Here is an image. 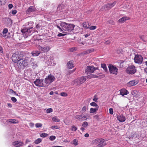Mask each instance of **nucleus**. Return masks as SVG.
I'll use <instances>...</instances> for the list:
<instances>
[{
	"mask_svg": "<svg viewBox=\"0 0 147 147\" xmlns=\"http://www.w3.org/2000/svg\"><path fill=\"white\" fill-rule=\"evenodd\" d=\"M34 84L37 86L39 87L44 86L43 84V80L37 79L34 82Z\"/></svg>",
	"mask_w": 147,
	"mask_h": 147,
	"instance_id": "9d476101",
	"label": "nucleus"
},
{
	"mask_svg": "<svg viewBox=\"0 0 147 147\" xmlns=\"http://www.w3.org/2000/svg\"><path fill=\"white\" fill-rule=\"evenodd\" d=\"M57 27L59 30H60V31H63V29H62V28H61L58 25H57Z\"/></svg>",
	"mask_w": 147,
	"mask_h": 147,
	"instance_id": "69168bd1",
	"label": "nucleus"
},
{
	"mask_svg": "<svg viewBox=\"0 0 147 147\" xmlns=\"http://www.w3.org/2000/svg\"><path fill=\"white\" fill-rule=\"evenodd\" d=\"M76 50V48H74V47L72 48H70L69 49V51L71 52H73L74 50Z\"/></svg>",
	"mask_w": 147,
	"mask_h": 147,
	"instance_id": "4d7b16f0",
	"label": "nucleus"
},
{
	"mask_svg": "<svg viewBox=\"0 0 147 147\" xmlns=\"http://www.w3.org/2000/svg\"><path fill=\"white\" fill-rule=\"evenodd\" d=\"M7 21L9 22V24H10L11 25L12 24V20L11 19L8 18L7 19Z\"/></svg>",
	"mask_w": 147,
	"mask_h": 147,
	"instance_id": "13d9d810",
	"label": "nucleus"
},
{
	"mask_svg": "<svg viewBox=\"0 0 147 147\" xmlns=\"http://www.w3.org/2000/svg\"><path fill=\"white\" fill-rule=\"evenodd\" d=\"M128 19V18L126 17H123L121 19H119V22L122 23L124 22L125 21Z\"/></svg>",
	"mask_w": 147,
	"mask_h": 147,
	"instance_id": "393cba45",
	"label": "nucleus"
},
{
	"mask_svg": "<svg viewBox=\"0 0 147 147\" xmlns=\"http://www.w3.org/2000/svg\"><path fill=\"white\" fill-rule=\"evenodd\" d=\"M109 111L110 114L111 115H113V109L112 108L109 109Z\"/></svg>",
	"mask_w": 147,
	"mask_h": 147,
	"instance_id": "864d4df0",
	"label": "nucleus"
},
{
	"mask_svg": "<svg viewBox=\"0 0 147 147\" xmlns=\"http://www.w3.org/2000/svg\"><path fill=\"white\" fill-rule=\"evenodd\" d=\"M98 98L97 97V96L96 95H94V98L93 99V100L95 102H98Z\"/></svg>",
	"mask_w": 147,
	"mask_h": 147,
	"instance_id": "e433bc0d",
	"label": "nucleus"
},
{
	"mask_svg": "<svg viewBox=\"0 0 147 147\" xmlns=\"http://www.w3.org/2000/svg\"><path fill=\"white\" fill-rule=\"evenodd\" d=\"M141 39L144 42L147 43V37H141Z\"/></svg>",
	"mask_w": 147,
	"mask_h": 147,
	"instance_id": "79ce46f5",
	"label": "nucleus"
},
{
	"mask_svg": "<svg viewBox=\"0 0 147 147\" xmlns=\"http://www.w3.org/2000/svg\"><path fill=\"white\" fill-rule=\"evenodd\" d=\"M78 41L79 43L82 44V45H84L85 42V41L83 39V38L81 37H78Z\"/></svg>",
	"mask_w": 147,
	"mask_h": 147,
	"instance_id": "5701e85b",
	"label": "nucleus"
},
{
	"mask_svg": "<svg viewBox=\"0 0 147 147\" xmlns=\"http://www.w3.org/2000/svg\"><path fill=\"white\" fill-rule=\"evenodd\" d=\"M24 143L21 141H16L12 143V144L16 147H19L23 145Z\"/></svg>",
	"mask_w": 147,
	"mask_h": 147,
	"instance_id": "9b49d317",
	"label": "nucleus"
},
{
	"mask_svg": "<svg viewBox=\"0 0 147 147\" xmlns=\"http://www.w3.org/2000/svg\"><path fill=\"white\" fill-rule=\"evenodd\" d=\"M17 11L16 9L13 10L12 11V13L13 15H15L17 13Z\"/></svg>",
	"mask_w": 147,
	"mask_h": 147,
	"instance_id": "052dcab7",
	"label": "nucleus"
},
{
	"mask_svg": "<svg viewBox=\"0 0 147 147\" xmlns=\"http://www.w3.org/2000/svg\"><path fill=\"white\" fill-rule=\"evenodd\" d=\"M138 83V81L135 80H133L129 81L127 85L129 86H131L136 85Z\"/></svg>",
	"mask_w": 147,
	"mask_h": 147,
	"instance_id": "ddd939ff",
	"label": "nucleus"
},
{
	"mask_svg": "<svg viewBox=\"0 0 147 147\" xmlns=\"http://www.w3.org/2000/svg\"><path fill=\"white\" fill-rule=\"evenodd\" d=\"M88 76L87 77L82 76L79 79V82L80 84H81L84 82L86 80L88 79Z\"/></svg>",
	"mask_w": 147,
	"mask_h": 147,
	"instance_id": "6ab92c4d",
	"label": "nucleus"
},
{
	"mask_svg": "<svg viewBox=\"0 0 147 147\" xmlns=\"http://www.w3.org/2000/svg\"><path fill=\"white\" fill-rule=\"evenodd\" d=\"M58 126L57 125L54 126L53 125L51 127V129H59V128L58 127Z\"/></svg>",
	"mask_w": 147,
	"mask_h": 147,
	"instance_id": "49530a36",
	"label": "nucleus"
},
{
	"mask_svg": "<svg viewBox=\"0 0 147 147\" xmlns=\"http://www.w3.org/2000/svg\"><path fill=\"white\" fill-rule=\"evenodd\" d=\"M139 92L136 90H134L131 92L132 94L134 96H138Z\"/></svg>",
	"mask_w": 147,
	"mask_h": 147,
	"instance_id": "cd10ccee",
	"label": "nucleus"
},
{
	"mask_svg": "<svg viewBox=\"0 0 147 147\" xmlns=\"http://www.w3.org/2000/svg\"><path fill=\"white\" fill-rule=\"evenodd\" d=\"M96 69V68L93 66H88L85 69L86 72L93 73L94 71Z\"/></svg>",
	"mask_w": 147,
	"mask_h": 147,
	"instance_id": "f8f14e48",
	"label": "nucleus"
},
{
	"mask_svg": "<svg viewBox=\"0 0 147 147\" xmlns=\"http://www.w3.org/2000/svg\"><path fill=\"white\" fill-rule=\"evenodd\" d=\"M84 27L86 29L88 28L90 26L89 23L88 22H84L82 24Z\"/></svg>",
	"mask_w": 147,
	"mask_h": 147,
	"instance_id": "c85d7f7f",
	"label": "nucleus"
},
{
	"mask_svg": "<svg viewBox=\"0 0 147 147\" xmlns=\"http://www.w3.org/2000/svg\"><path fill=\"white\" fill-rule=\"evenodd\" d=\"M110 42L111 41H110V40H108L105 42V44L106 45H109L110 44Z\"/></svg>",
	"mask_w": 147,
	"mask_h": 147,
	"instance_id": "680f3d73",
	"label": "nucleus"
},
{
	"mask_svg": "<svg viewBox=\"0 0 147 147\" xmlns=\"http://www.w3.org/2000/svg\"><path fill=\"white\" fill-rule=\"evenodd\" d=\"M120 94L123 96L124 95H127L129 94L128 91L125 89H122L120 90Z\"/></svg>",
	"mask_w": 147,
	"mask_h": 147,
	"instance_id": "f3484780",
	"label": "nucleus"
},
{
	"mask_svg": "<svg viewBox=\"0 0 147 147\" xmlns=\"http://www.w3.org/2000/svg\"><path fill=\"white\" fill-rule=\"evenodd\" d=\"M109 23L111 24H114V22L113 20H110L108 21Z\"/></svg>",
	"mask_w": 147,
	"mask_h": 147,
	"instance_id": "6e6d98bb",
	"label": "nucleus"
},
{
	"mask_svg": "<svg viewBox=\"0 0 147 147\" xmlns=\"http://www.w3.org/2000/svg\"><path fill=\"white\" fill-rule=\"evenodd\" d=\"M60 25L62 29L66 31V34H72L71 31L74 29L75 25L73 24L67 23L65 22H62L60 24Z\"/></svg>",
	"mask_w": 147,
	"mask_h": 147,
	"instance_id": "f257e3e1",
	"label": "nucleus"
},
{
	"mask_svg": "<svg viewBox=\"0 0 147 147\" xmlns=\"http://www.w3.org/2000/svg\"><path fill=\"white\" fill-rule=\"evenodd\" d=\"M52 120L53 121L55 122H59L60 121V119L57 116L53 117L52 118Z\"/></svg>",
	"mask_w": 147,
	"mask_h": 147,
	"instance_id": "c756f323",
	"label": "nucleus"
},
{
	"mask_svg": "<svg viewBox=\"0 0 147 147\" xmlns=\"http://www.w3.org/2000/svg\"><path fill=\"white\" fill-rule=\"evenodd\" d=\"M66 35H67V34L60 33L58 34L57 36H63Z\"/></svg>",
	"mask_w": 147,
	"mask_h": 147,
	"instance_id": "5fc2aeb1",
	"label": "nucleus"
},
{
	"mask_svg": "<svg viewBox=\"0 0 147 147\" xmlns=\"http://www.w3.org/2000/svg\"><path fill=\"white\" fill-rule=\"evenodd\" d=\"M99 108L95 107L94 108H91L90 109V113H92L96 112L97 111Z\"/></svg>",
	"mask_w": 147,
	"mask_h": 147,
	"instance_id": "a878e982",
	"label": "nucleus"
},
{
	"mask_svg": "<svg viewBox=\"0 0 147 147\" xmlns=\"http://www.w3.org/2000/svg\"><path fill=\"white\" fill-rule=\"evenodd\" d=\"M96 26H89L88 28H89L90 30H94L96 29Z\"/></svg>",
	"mask_w": 147,
	"mask_h": 147,
	"instance_id": "37998d69",
	"label": "nucleus"
},
{
	"mask_svg": "<svg viewBox=\"0 0 147 147\" xmlns=\"http://www.w3.org/2000/svg\"><path fill=\"white\" fill-rule=\"evenodd\" d=\"M87 107L86 106H84L82 109V111L83 112H85L86 110Z\"/></svg>",
	"mask_w": 147,
	"mask_h": 147,
	"instance_id": "de8ad7c7",
	"label": "nucleus"
},
{
	"mask_svg": "<svg viewBox=\"0 0 147 147\" xmlns=\"http://www.w3.org/2000/svg\"><path fill=\"white\" fill-rule=\"evenodd\" d=\"M90 105L92 106L95 107H98V108L99 107V106L97 105V104L94 102H93L90 103Z\"/></svg>",
	"mask_w": 147,
	"mask_h": 147,
	"instance_id": "7c9ffc66",
	"label": "nucleus"
},
{
	"mask_svg": "<svg viewBox=\"0 0 147 147\" xmlns=\"http://www.w3.org/2000/svg\"><path fill=\"white\" fill-rule=\"evenodd\" d=\"M42 124L40 123H38L35 124V126L36 128L41 127H42Z\"/></svg>",
	"mask_w": 147,
	"mask_h": 147,
	"instance_id": "58836bf2",
	"label": "nucleus"
},
{
	"mask_svg": "<svg viewBox=\"0 0 147 147\" xmlns=\"http://www.w3.org/2000/svg\"><path fill=\"white\" fill-rule=\"evenodd\" d=\"M144 71L145 73L147 75V68L146 67L144 69Z\"/></svg>",
	"mask_w": 147,
	"mask_h": 147,
	"instance_id": "774afa93",
	"label": "nucleus"
},
{
	"mask_svg": "<svg viewBox=\"0 0 147 147\" xmlns=\"http://www.w3.org/2000/svg\"><path fill=\"white\" fill-rule=\"evenodd\" d=\"M52 109L51 108H49L47 109L46 112L47 113H48L52 112Z\"/></svg>",
	"mask_w": 147,
	"mask_h": 147,
	"instance_id": "09e8293b",
	"label": "nucleus"
},
{
	"mask_svg": "<svg viewBox=\"0 0 147 147\" xmlns=\"http://www.w3.org/2000/svg\"><path fill=\"white\" fill-rule=\"evenodd\" d=\"M110 74L117 75L118 73V69L117 67L112 64L108 66Z\"/></svg>",
	"mask_w": 147,
	"mask_h": 147,
	"instance_id": "0eeeda50",
	"label": "nucleus"
},
{
	"mask_svg": "<svg viewBox=\"0 0 147 147\" xmlns=\"http://www.w3.org/2000/svg\"><path fill=\"white\" fill-rule=\"evenodd\" d=\"M117 119L120 122H123L125 121V118L124 116L122 115L117 116Z\"/></svg>",
	"mask_w": 147,
	"mask_h": 147,
	"instance_id": "dca6fc26",
	"label": "nucleus"
},
{
	"mask_svg": "<svg viewBox=\"0 0 147 147\" xmlns=\"http://www.w3.org/2000/svg\"><path fill=\"white\" fill-rule=\"evenodd\" d=\"M105 140L104 139H102V138H97L95 139L93 141V142L94 144L96 145L98 143L100 142L103 143L104 142Z\"/></svg>",
	"mask_w": 147,
	"mask_h": 147,
	"instance_id": "4468645a",
	"label": "nucleus"
},
{
	"mask_svg": "<svg viewBox=\"0 0 147 147\" xmlns=\"http://www.w3.org/2000/svg\"><path fill=\"white\" fill-rule=\"evenodd\" d=\"M0 53H3V49L2 47L0 46Z\"/></svg>",
	"mask_w": 147,
	"mask_h": 147,
	"instance_id": "e2e57ef3",
	"label": "nucleus"
},
{
	"mask_svg": "<svg viewBox=\"0 0 147 147\" xmlns=\"http://www.w3.org/2000/svg\"><path fill=\"white\" fill-rule=\"evenodd\" d=\"M134 60L135 63L140 65L142 63L143 58L141 55L137 54L135 55Z\"/></svg>",
	"mask_w": 147,
	"mask_h": 147,
	"instance_id": "423d86ee",
	"label": "nucleus"
},
{
	"mask_svg": "<svg viewBox=\"0 0 147 147\" xmlns=\"http://www.w3.org/2000/svg\"><path fill=\"white\" fill-rule=\"evenodd\" d=\"M116 1H114L112 3H110L105 5L104 7L106 8L107 10H109L113 7L116 4Z\"/></svg>",
	"mask_w": 147,
	"mask_h": 147,
	"instance_id": "1a4fd4ad",
	"label": "nucleus"
},
{
	"mask_svg": "<svg viewBox=\"0 0 147 147\" xmlns=\"http://www.w3.org/2000/svg\"><path fill=\"white\" fill-rule=\"evenodd\" d=\"M94 51V49H90L88 50H87L86 51L82 53V54L85 55L86 54H89Z\"/></svg>",
	"mask_w": 147,
	"mask_h": 147,
	"instance_id": "b1692460",
	"label": "nucleus"
},
{
	"mask_svg": "<svg viewBox=\"0 0 147 147\" xmlns=\"http://www.w3.org/2000/svg\"><path fill=\"white\" fill-rule=\"evenodd\" d=\"M86 114V115L84 114H81L80 115H77L75 116V118L77 120V121H82L86 120L88 119Z\"/></svg>",
	"mask_w": 147,
	"mask_h": 147,
	"instance_id": "6e6552de",
	"label": "nucleus"
},
{
	"mask_svg": "<svg viewBox=\"0 0 147 147\" xmlns=\"http://www.w3.org/2000/svg\"><path fill=\"white\" fill-rule=\"evenodd\" d=\"M28 65V61L27 58H24L22 57L18 63V67L20 68H24Z\"/></svg>",
	"mask_w": 147,
	"mask_h": 147,
	"instance_id": "f03ea898",
	"label": "nucleus"
},
{
	"mask_svg": "<svg viewBox=\"0 0 147 147\" xmlns=\"http://www.w3.org/2000/svg\"><path fill=\"white\" fill-rule=\"evenodd\" d=\"M73 144L75 145L76 146L78 144V140L77 139H74L73 140Z\"/></svg>",
	"mask_w": 147,
	"mask_h": 147,
	"instance_id": "ea45409f",
	"label": "nucleus"
},
{
	"mask_svg": "<svg viewBox=\"0 0 147 147\" xmlns=\"http://www.w3.org/2000/svg\"><path fill=\"white\" fill-rule=\"evenodd\" d=\"M60 95L63 96H67V94L65 92H62L61 93Z\"/></svg>",
	"mask_w": 147,
	"mask_h": 147,
	"instance_id": "a18cd8bd",
	"label": "nucleus"
},
{
	"mask_svg": "<svg viewBox=\"0 0 147 147\" xmlns=\"http://www.w3.org/2000/svg\"><path fill=\"white\" fill-rule=\"evenodd\" d=\"M101 67L102 68H103L104 70L105 71H107V67H106V64H101Z\"/></svg>",
	"mask_w": 147,
	"mask_h": 147,
	"instance_id": "473e14b6",
	"label": "nucleus"
},
{
	"mask_svg": "<svg viewBox=\"0 0 147 147\" xmlns=\"http://www.w3.org/2000/svg\"><path fill=\"white\" fill-rule=\"evenodd\" d=\"M67 66L68 68L69 69H72L74 67L72 62L71 61H70L68 62L67 63Z\"/></svg>",
	"mask_w": 147,
	"mask_h": 147,
	"instance_id": "412c9836",
	"label": "nucleus"
},
{
	"mask_svg": "<svg viewBox=\"0 0 147 147\" xmlns=\"http://www.w3.org/2000/svg\"><path fill=\"white\" fill-rule=\"evenodd\" d=\"M71 130L73 131H76L77 129V128L75 125H73L71 127Z\"/></svg>",
	"mask_w": 147,
	"mask_h": 147,
	"instance_id": "a19ab883",
	"label": "nucleus"
},
{
	"mask_svg": "<svg viewBox=\"0 0 147 147\" xmlns=\"http://www.w3.org/2000/svg\"><path fill=\"white\" fill-rule=\"evenodd\" d=\"M56 137L54 136H51L50 137L49 139L51 141H53L55 139Z\"/></svg>",
	"mask_w": 147,
	"mask_h": 147,
	"instance_id": "c03bdc74",
	"label": "nucleus"
},
{
	"mask_svg": "<svg viewBox=\"0 0 147 147\" xmlns=\"http://www.w3.org/2000/svg\"><path fill=\"white\" fill-rule=\"evenodd\" d=\"M94 118L97 120H98L99 119V116L98 115H96L94 116Z\"/></svg>",
	"mask_w": 147,
	"mask_h": 147,
	"instance_id": "bf43d9fd",
	"label": "nucleus"
},
{
	"mask_svg": "<svg viewBox=\"0 0 147 147\" xmlns=\"http://www.w3.org/2000/svg\"><path fill=\"white\" fill-rule=\"evenodd\" d=\"M42 141V139L41 138H38L34 141V143L35 144H37L40 143Z\"/></svg>",
	"mask_w": 147,
	"mask_h": 147,
	"instance_id": "2f4dec72",
	"label": "nucleus"
},
{
	"mask_svg": "<svg viewBox=\"0 0 147 147\" xmlns=\"http://www.w3.org/2000/svg\"><path fill=\"white\" fill-rule=\"evenodd\" d=\"M24 54L21 52L15 53H14L12 55V60L13 62L18 63V61L22 58V57H24Z\"/></svg>",
	"mask_w": 147,
	"mask_h": 147,
	"instance_id": "7ed1b4c3",
	"label": "nucleus"
},
{
	"mask_svg": "<svg viewBox=\"0 0 147 147\" xmlns=\"http://www.w3.org/2000/svg\"><path fill=\"white\" fill-rule=\"evenodd\" d=\"M35 8L34 7L32 6H30L26 10V12L27 14H29L31 12L35 11Z\"/></svg>",
	"mask_w": 147,
	"mask_h": 147,
	"instance_id": "a211bd4d",
	"label": "nucleus"
},
{
	"mask_svg": "<svg viewBox=\"0 0 147 147\" xmlns=\"http://www.w3.org/2000/svg\"><path fill=\"white\" fill-rule=\"evenodd\" d=\"M33 28L32 27H30L27 28H24L21 30V32L22 33H25L26 32H28L30 33L31 31L30 29Z\"/></svg>",
	"mask_w": 147,
	"mask_h": 147,
	"instance_id": "aec40b11",
	"label": "nucleus"
},
{
	"mask_svg": "<svg viewBox=\"0 0 147 147\" xmlns=\"http://www.w3.org/2000/svg\"><path fill=\"white\" fill-rule=\"evenodd\" d=\"M7 122H8L9 123H16L18 122V121H16L15 119H11L7 120Z\"/></svg>",
	"mask_w": 147,
	"mask_h": 147,
	"instance_id": "4be33fe9",
	"label": "nucleus"
},
{
	"mask_svg": "<svg viewBox=\"0 0 147 147\" xmlns=\"http://www.w3.org/2000/svg\"><path fill=\"white\" fill-rule=\"evenodd\" d=\"M55 78L54 76L51 74H50L45 79V82L47 85H49L51 83L54 81Z\"/></svg>",
	"mask_w": 147,
	"mask_h": 147,
	"instance_id": "39448f33",
	"label": "nucleus"
},
{
	"mask_svg": "<svg viewBox=\"0 0 147 147\" xmlns=\"http://www.w3.org/2000/svg\"><path fill=\"white\" fill-rule=\"evenodd\" d=\"M8 32V29L7 28H4L3 31V34H5Z\"/></svg>",
	"mask_w": 147,
	"mask_h": 147,
	"instance_id": "3c124183",
	"label": "nucleus"
},
{
	"mask_svg": "<svg viewBox=\"0 0 147 147\" xmlns=\"http://www.w3.org/2000/svg\"><path fill=\"white\" fill-rule=\"evenodd\" d=\"M40 53V52L38 51H34L32 52V55L34 56H38Z\"/></svg>",
	"mask_w": 147,
	"mask_h": 147,
	"instance_id": "bb28decb",
	"label": "nucleus"
},
{
	"mask_svg": "<svg viewBox=\"0 0 147 147\" xmlns=\"http://www.w3.org/2000/svg\"><path fill=\"white\" fill-rule=\"evenodd\" d=\"M98 77L96 75H94L93 74H91V75L88 76V78H97Z\"/></svg>",
	"mask_w": 147,
	"mask_h": 147,
	"instance_id": "72a5a7b5",
	"label": "nucleus"
},
{
	"mask_svg": "<svg viewBox=\"0 0 147 147\" xmlns=\"http://www.w3.org/2000/svg\"><path fill=\"white\" fill-rule=\"evenodd\" d=\"M103 146V144H100L97 146V147H102Z\"/></svg>",
	"mask_w": 147,
	"mask_h": 147,
	"instance_id": "338daca9",
	"label": "nucleus"
},
{
	"mask_svg": "<svg viewBox=\"0 0 147 147\" xmlns=\"http://www.w3.org/2000/svg\"><path fill=\"white\" fill-rule=\"evenodd\" d=\"M13 7V5L11 4H9L8 5V7L9 9L12 8Z\"/></svg>",
	"mask_w": 147,
	"mask_h": 147,
	"instance_id": "0e129e2a",
	"label": "nucleus"
},
{
	"mask_svg": "<svg viewBox=\"0 0 147 147\" xmlns=\"http://www.w3.org/2000/svg\"><path fill=\"white\" fill-rule=\"evenodd\" d=\"M35 42H36V43H38V44L42 42V41L41 39H38L35 40Z\"/></svg>",
	"mask_w": 147,
	"mask_h": 147,
	"instance_id": "603ef678",
	"label": "nucleus"
},
{
	"mask_svg": "<svg viewBox=\"0 0 147 147\" xmlns=\"http://www.w3.org/2000/svg\"><path fill=\"white\" fill-rule=\"evenodd\" d=\"M6 3V0H0V5H4Z\"/></svg>",
	"mask_w": 147,
	"mask_h": 147,
	"instance_id": "4c0bfd02",
	"label": "nucleus"
},
{
	"mask_svg": "<svg viewBox=\"0 0 147 147\" xmlns=\"http://www.w3.org/2000/svg\"><path fill=\"white\" fill-rule=\"evenodd\" d=\"M38 46L39 47V49H41V50L44 52H47L49 51L51 49L49 47L47 46L43 47L39 45Z\"/></svg>",
	"mask_w": 147,
	"mask_h": 147,
	"instance_id": "2eb2a0df",
	"label": "nucleus"
},
{
	"mask_svg": "<svg viewBox=\"0 0 147 147\" xmlns=\"http://www.w3.org/2000/svg\"><path fill=\"white\" fill-rule=\"evenodd\" d=\"M136 71V67L134 65L129 66L125 70V72L127 74L131 75L134 74Z\"/></svg>",
	"mask_w": 147,
	"mask_h": 147,
	"instance_id": "20e7f679",
	"label": "nucleus"
},
{
	"mask_svg": "<svg viewBox=\"0 0 147 147\" xmlns=\"http://www.w3.org/2000/svg\"><path fill=\"white\" fill-rule=\"evenodd\" d=\"M88 123L87 121H85L83 122L82 124V126L86 128L88 125Z\"/></svg>",
	"mask_w": 147,
	"mask_h": 147,
	"instance_id": "f704fd0d",
	"label": "nucleus"
},
{
	"mask_svg": "<svg viewBox=\"0 0 147 147\" xmlns=\"http://www.w3.org/2000/svg\"><path fill=\"white\" fill-rule=\"evenodd\" d=\"M48 134L45 133H42L40 135V136L41 137L45 138L46 137L48 136Z\"/></svg>",
	"mask_w": 147,
	"mask_h": 147,
	"instance_id": "c9c22d12",
	"label": "nucleus"
},
{
	"mask_svg": "<svg viewBox=\"0 0 147 147\" xmlns=\"http://www.w3.org/2000/svg\"><path fill=\"white\" fill-rule=\"evenodd\" d=\"M11 100L13 102H16L17 100L14 97H11Z\"/></svg>",
	"mask_w": 147,
	"mask_h": 147,
	"instance_id": "8fccbe9b",
	"label": "nucleus"
}]
</instances>
